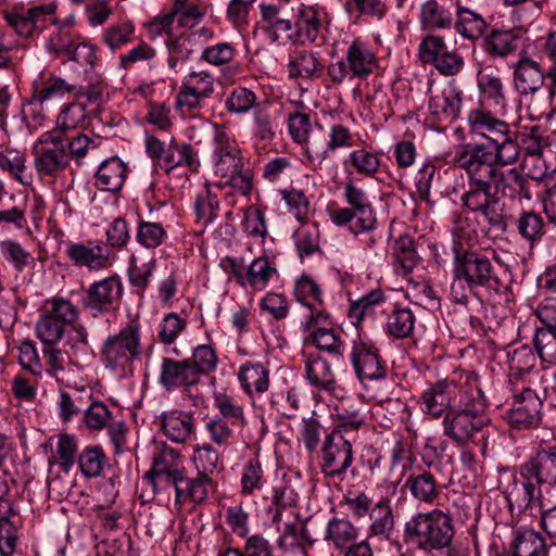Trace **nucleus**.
<instances>
[{
    "mask_svg": "<svg viewBox=\"0 0 556 556\" xmlns=\"http://www.w3.org/2000/svg\"><path fill=\"white\" fill-rule=\"evenodd\" d=\"M468 121L472 130L485 138L492 147L485 143L459 146L454 154V163L458 168L486 162H497L502 166L517 162L520 154L517 131L507 122L483 110L472 111Z\"/></svg>",
    "mask_w": 556,
    "mask_h": 556,
    "instance_id": "nucleus-1",
    "label": "nucleus"
},
{
    "mask_svg": "<svg viewBox=\"0 0 556 556\" xmlns=\"http://www.w3.org/2000/svg\"><path fill=\"white\" fill-rule=\"evenodd\" d=\"M534 355L527 349L514 352L509 361L508 383L513 393V404L506 413L508 425L518 430L538 428L542 422L543 399L535 390L519 386L533 367Z\"/></svg>",
    "mask_w": 556,
    "mask_h": 556,
    "instance_id": "nucleus-2",
    "label": "nucleus"
},
{
    "mask_svg": "<svg viewBox=\"0 0 556 556\" xmlns=\"http://www.w3.org/2000/svg\"><path fill=\"white\" fill-rule=\"evenodd\" d=\"M552 488H556V451L543 450L520 465L518 473L505 486L504 495L507 504L522 507L546 496Z\"/></svg>",
    "mask_w": 556,
    "mask_h": 556,
    "instance_id": "nucleus-3",
    "label": "nucleus"
},
{
    "mask_svg": "<svg viewBox=\"0 0 556 556\" xmlns=\"http://www.w3.org/2000/svg\"><path fill=\"white\" fill-rule=\"evenodd\" d=\"M497 162H486L462 169L466 173V188L476 192L491 194L493 202H500L502 198L510 200H531L529 180L517 167L501 170Z\"/></svg>",
    "mask_w": 556,
    "mask_h": 556,
    "instance_id": "nucleus-4",
    "label": "nucleus"
},
{
    "mask_svg": "<svg viewBox=\"0 0 556 556\" xmlns=\"http://www.w3.org/2000/svg\"><path fill=\"white\" fill-rule=\"evenodd\" d=\"M486 409L488 404L459 402L458 407L444 416L443 434L458 445L472 442L485 454L489 438L494 431Z\"/></svg>",
    "mask_w": 556,
    "mask_h": 556,
    "instance_id": "nucleus-5",
    "label": "nucleus"
},
{
    "mask_svg": "<svg viewBox=\"0 0 556 556\" xmlns=\"http://www.w3.org/2000/svg\"><path fill=\"white\" fill-rule=\"evenodd\" d=\"M454 534L450 515L440 509H432L428 513H418L405 522L403 540L426 553L446 548L451 555Z\"/></svg>",
    "mask_w": 556,
    "mask_h": 556,
    "instance_id": "nucleus-6",
    "label": "nucleus"
},
{
    "mask_svg": "<svg viewBox=\"0 0 556 556\" xmlns=\"http://www.w3.org/2000/svg\"><path fill=\"white\" fill-rule=\"evenodd\" d=\"M214 156L215 174L220 177V186H229L242 195H249L252 190L253 173L244 163L241 151L226 128L214 125Z\"/></svg>",
    "mask_w": 556,
    "mask_h": 556,
    "instance_id": "nucleus-7",
    "label": "nucleus"
},
{
    "mask_svg": "<svg viewBox=\"0 0 556 556\" xmlns=\"http://www.w3.org/2000/svg\"><path fill=\"white\" fill-rule=\"evenodd\" d=\"M452 273L454 280L464 281L471 292L484 288L498 293L503 285L493 261L478 250L455 247Z\"/></svg>",
    "mask_w": 556,
    "mask_h": 556,
    "instance_id": "nucleus-8",
    "label": "nucleus"
},
{
    "mask_svg": "<svg viewBox=\"0 0 556 556\" xmlns=\"http://www.w3.org/2000/svg\"><path fill=\"white\" fill-rule=\"evenodd\" d=\"M378 68L379 59L371 47L361 39H354L346 47L344 56L328 66L327 74L333 84L341 85L345 79L366 80Z\"/></svg>",
    "mask_w": 556,
    "mask_h": 556,
    "instance_id": "nucleus-9",
    "label": "nucleus"
},
{
    "mask_svg": "<svg viewBox=\"0 0 556 556\" xmlns=\"http://www.w3.org/2000/svg\"><path fill=\"white\" fill-rule=\"evenodd\" d=\"M141 353V331L136 321H130L121 330L109 336L100 351L101 362L105 368L124 370L131 366L132 362Z\"/></svg>",
    "mask_w": 556,
    "mask_h": 556,
    "instance_id": "nucleus-10",
    "label": "nucleus"
},
{
    "mask_svg": "<svg viewBox=\"0 0 556 556\" xmlns=\"http://www.w3.org/2000/svg\"><path fill=\"white\" fill-rule=\"evenodd\" d=\"M144 148L149 157L166 174L177 167L194 173L200 167L198 151L187 142H179L174 137L165 146L157 137L146 135Z\"/></svg>",
    "mask_w": 556,
    "mask_h": 556,
    "instance_id": "nucleus-11",
    "label": "nucleus"
},
{
    "mask_svg": "<svg viewBox=\"0 0 556 556\" xmlns=\"http://www.w3.org/2000/svg\"><path fill=\"white\" fill-rule=\"evenodd\" d=\"M49 308L36 323L37 338L45 345H55L64 337L65 330L74 326L79 309L68 299L54 296L47 301Z\"/></svg>",
    "mask_w": 556,
    "mask_h": 556,
    "instance_id": "nucleus-12",
    "label": "nucleus"
},
{
    "mask_svg": "<svg viewBox=\"0 0 556 556\" xmlns=\"http://www.w3.org/2000/svg\"><path fill=\"white\" fill-rule=\"evenodd\" d=\"M320 453L319 467L327 478L342 479L354 460L352 443L340 429L325 437Z\"/></svg>",
    "mask_w": 556,
    "mask_h": 556,
    "instance_id": "nucleus-13",
    "label": "nucleus"
},
{
    "mask_svg": "<svg viewBox=\"0 0 556 556\" xmlns=\"http://www.w3.org/2000/svg\"><path fill=\"white\" fill-rule=\"evenodd\" d=\"M123 293L122 279L114 274L92 282L81 296V306L93 317L111 313L118 308Z\"/></svg>",
    "mask_w": 556,
    "mask_h": 556,
    "instance_id": "nucleus-14",
    "label": "nucleus"
},
{
    "mask_svg": "<svg viewBox=\"0 0 556 556\" xmlns=\"http://www.w3.org/2000/svg\"><path fill=\"white\" fill-rule=\"evenodd\" d=\"M157 381L167 392L180 389L182 396L190 400L194 405H198L201 400L200 394L192 393V388L198 386L200 381L187 358L175 359L172 357H163Z\"/></svg>",
    "mask_w": 556,
    "mask_h": 556,
    "instance_id": "nucleus-15",
    "label": "nucleus"
},
{
    "mask_svg": "<svg viewBox=\"0 0 556 556\" xmlns=\"http://www.w3.org/2000/svg\"><path fill=\"white\" fill-rule=\"evenodd\" d=\"M206 481L203 478H195V476L190 477L188 470L184 467L157 481V484L161 483L165 486L174 488V504L176 508L180 509L186 503L201 505L206 502L208 497V491L204 490Z\"/></svg>",
    "mask_w": 556,
    "mask_h": 556,
    "instance_id": "nucleus-16",
    "label": "nucleus"
},
{
    "mask_svg": "<svg viewBox=\"0 0 556 556\" xmlns=\"http://www.w3.org/2000/svg\"><path fill=\"white\" fill-rule=\"evenodd\" d=\"M351 362L361 380H379L387 376L386 362L380 356L379 349L371 341L361 338L354 341Z\"/></svg>",
    "mask_w": 556,
    "mask_h": 556,
    "instance_id": "nucleus-17",
    "label": "nucleus"
},
{
    "mask_svg": "<svg viewBox=\"0 0 556 556\" xmlns=\"http://www.w3.org/2000/svg\"><path fill=\"white\" fill-rule=\"evenodd\" d=\"M343 198L349 207L356 213V222L350 226V229L353 232L359 233L371 231L376 228V214L372 204L363 188L350 180L344 184Z\"/></svg>",
    "mask_w": 556,
    "mask_h": 556,
    "instance_id": "nucleus-18",
    "label": "nucleus"
},
{
    "mask_svg": "<svg viewBox=\"0 0 556 556\" xmlns=\"http://www.w3.org/2000/svg\"><path fill=\"white\" fill-rule=\"evenodd\" d=\"M84 243L70 242L65 254L75 266L87 267L89 270H102L112 265L110 252L101 241Z\"/></svg>",
    "mask_w": 556,
    "mask_h": 556,
    "instance_id": "nucleus-19",
    "label": "nucleus"
},
{
    "mask_svg": "<svg viewBox=\"0 0 556 556\" xmlns=\"http://www.w3.org/2000/svg\"><path fill=\"white\" fill-rule=\"evenodd\" d=\"M513 70L514 87L519 94H534L544 86V68L526 52L522 53L519 60L513 64Z\"/></svg>",
    "mask_w": 556,
    "mask_h": 556,
    "instance_id": "nucleus-20",
    "label": "nucleus"
},
{
    "mask_svg": "<svg viewBox=\"0 0 556 556\" xmlns=\"http://www.w3.org/2000/svg\"><path fill=\"white\" fill-rule=\"evenodd\" d=\"M462 206L472 213L481 214L490 228L501 233L506 232L507 223L503 211L497 212L495 205L498 202L491 200V194L485 195L484 192H476L473 189L466 188L460 195Z\"/></svg>",
    "mask_w": 556,
    "mask_h": 556,
    "instance_id": "nucleus-21",
    "label": "nucleus"
},
{
    "mask_svg": "<svg viewBox=\"0 0 556 556\" xmlns=\"http://www.w3.org/2000/svg\"><path fill=\"white\" fill-rule=\"evenodd\" d=\"M456 387L453 382L441 380L431 384L420 396L421 410L431 418L438 419L453 410Z\"/></svg>",
    "mask_w": 556,
    "mask_h": 556,
    "instance_id": "nucleus-22",
    "label": "nucleus"
},
{
    "mask_svg": "<svg viewBox=\"0 0 556 556\" xmlns=\"http://www.w3.org/2000/svg\"><path fill=\"white\" fill-rule=\"evenodd\" d=\"M294 34L291 43L304 46L314 43L321 30V18L318 8L301 4L293 21Z\"/></svg>",
    "mask_w": 556,
    "mask_h": 556,
    "instance_id": "nucleus-23",
    "label": "nucleus"
},
{
    "mask_svg": "<svg viewBox=\"0 0 556 556\" xmlns=\"http://www.w3.org/2000/svg\"><path fill=\"white\" fill-rule=\"evenodd\" d=\"M85 115V108L81 104L65 105L56 119V127L43 132L39 143H52L54 147H64L68 142L70 131L74 130L81 117Z\"/></svg>",
    "mask_w": 556,
    "mask_h": 556,
    "instance_id": "nucleus-24",
    "label": "nucleus"
},
{
    "mask_svg": "<svg viewBox=\"0 0 556 556\" xmlns=\"http://www.w3.org/2000/svg\"><path fill=\"white\" fill-rule=\"evenodd\" d=\"M511 514L539 516V527L551 540H556V503L548 496L538 497L522 507L508 504Z\"/></svg>",
    "mask_w": 556,
    "mask_h": 556,
    "instance_id": "nucleus-25",
    "label": "nucleus"
},
{
    "mask_svg": "<svg viewBox=\"0 0 556 556\" xmlns=\"http://www.w3.org/2000/svg\"><path fill=\"white\" fill-rule=\"evenodd\" d=\"M520 37L514 29L492 28L482 37L481 48L492 59H506L515 53Z\"/></svg>",
    "mask_w": 556,
    "mask_h": 556,
    "instance_id": "nucleus-26",
    "label": "nucleus"
},
{
    "mask_svg": "<svg viewBox=\"0 0 556 556\" xmlns=\"http://www.w3.org/2000/svg\"><path fill=\"white\" fill-rule=\"evenodd\" d=\"M163 433L173 442L184 443L194 432V418L191 413L172 409L161 415Z\"/></svg>",
    "mask_w": 556,
    "mask_h": 556,
    "instance_id": "nucleus-27",
    "label": "nucleus"
},
{
    "mask_svg": "<svg viewBox=\"0 0 556 556\" xmlns=\"http://www.w3.org/2000/svg\"><path fill=\"white\" fill-rule=\"evenodd\" d=\"M368 517L370 520L368 538L390 540L395 527L391 501L387 497H381L374 504Z\"/></svg>",
    "mask_w": 556,
    "mask_h": 556,
    "instance_id": "nucleus-28",
    "label": "nucleus"
},
{
    "mask_svg": "<svg viewBox=\"0 0 556 556\" xmlns=\"http://www.w3.org/2000/svg\"><path fill=\"white\" fill-rule=\"evenodd\" d=\"M305 377L319 391L333 392L337 387L334 372L330 364L319 354H309L305 358Z\"/></svg>",
    "mask_w": 556,
    "mask_h": 556,
    "instance_id": "nucleus-29",
    "label": "nucleus"
},
{
    "mask_svg": "<svg viewBox=\"0 0 556 556\" xmlns=\"http://www.w3.org/2000/svg\"><path fill=\"white\" fill-rule=\"evenodd\" d=\"M54 4L38 5L29 9L26 14L7 13V23L22 37H31L39 31L38 22L43 20L46 15L55 12Z\"/></svg>",
    "mask_w": 556,
    "mask_h": 556,
    "instance_id": "nucleus-30",
    "label": "nucleus"
},
{
    "mask_svg": "<svg viewBox=\"0 0 556 556\" xmlns=\"http://www.w3.org/2000/svg\"><path fill=\"white\" fill-rule=\"evenodd\" d=\"M127 173L126 164L118 156L110 157L99 166L96 186L103 191L117 192L123 188Z\"/></svg>",
    "mask_w": 556,
    "mask_h": 556,
    "instance_id": "nucleus-31",
    "label": "nucleus"
},
{
    "mask_svg": "<svg viewBox=\"0 0 556 556\" xmlns=\"http://www.w3.org/2000/svg\"><path fill=\"white\" fill-rule=\"evenodd\" d=\"M182 456L175 448L164 446L153 456L152 467L144 475V478L156 488L157 481L166 476L184 468Z\"/></svg>",
    "mask_w": 556,
    "mask_h": 556,
    "instance_id": "nucleus-32",
    "label": "nucleus"
},
{
    "mask_svg": "<svg viewBox=\"0 0 556 556\" xmlns=\"http://www.w3.org/2000/svg\"><path fill=\"white\" fill-rule=\"evenodd\" d=\"M260 11L263 22L266 23L264 30L268 38L273 42H278L281 39L291 42V37L294 34L293 22L281 17L280 10L276 4L261 3Z\"/></svg>",
    "mask_w": 556,
    "mask_h": 556,
    "instance_id": "nucleus-33",
    "label": "nucleus"
},
{
    "mask_svg": "<svg viewBox=\"0 0 556 556\" xmlns=\"http://www.w3.org/2000/svg\"><path fill=\"white\" fill-rule=\"evenodd\" d=\"M236 55V48L229 42H218L206 47L201 53V60L211 65L223 67V77L227 80H233L240 66L231 65Z\"/></svg>",
    "mask_w": 556,
    "mask_h": 556,
    "instance_id": "nucleus-34",
    "label": "nucleus"
},
{
    "mask_svg": "<svg viewBox=\"0 0 556 556\" xmlns=\"http://www.w3.org/2000/svg\"><path fill=\"white\" fill-rule=\"evenodd\" d=\"M403 488L407 489L416 501L426 504H432L440 494L435 477L427 470L412 472Z\"/></svg>",
    "mask_w": 556,
    "mask_h": 556,
    "instance_id": "nucleus-35",
    "label": "nucleus"
},
{
    "mask_svg": "<svg viewBox=\"0 0 556 556\" xmlns=\"http://www.w3.org/2000/svg\"><path fill=\"white\" fill-rule=\"evenodd\" d=\"M358 528L348 517H333L326 527L325 540L337 551H343L355 543Z\"/></svg>",
    "mask_w": 556,
    "mask_h": 556,
    "instance_id": "nucleus-36",
    "label": "nucleus"
},
{
    "mask_svg": "<svg viewBox=\"0 0 556 556\" xmlns=\"http://www.w3.org/2000/svg\"><path fill=\"white\" fill-rule=\"evenodd\" d=\"M314 542L305 525L286 523L277 540V545L285 553H301L303 556H307V551Z\"/></svg>",
    "mask_w": 556,
    "mask_h": 556,
    "instance_id": "nucleus-37",
    "label": "nucleus"
},
{
    "mask_svg": "<svg viewBox=\"0 0 556 556\" xmlns=\"http://www.w3.org/2000/svg\"><path fill=\"white\" fill-rule=\"evenodd\" d=\"M453 20L450 8L437 0H428L420 7L419 21L422 29L430 31L450 29L453 26Z\"/></svg>",
    "mask_w": 556,
    "mask_h": 556,
    "instance_id": "nucleus-38",
    "label": "nucleus"
},
{
    "mask_svg": "<svg viewBox=\"0 0 556 556\" xmlns=\"http://www.w3.org/2000/svg\"><path fill=\"white\" fill-rule=\"evenodd\" d=\"M35 166L39 174L54 176L68 165V154L64 147L41 148L36 144L33 150Z\"/></svg>",
    "mask_w": 556,
    "mask_h": 556,
    "instance_id": "nucleus-39",
    "label": "nucleus"
},
{
    "mask_svg": "<svg viewBox=\"0 0 556 556\" xmlns=\"http://www.w3.org/2000/svg\"><path fill=\"white\" fill-rule=\"evenodd\" d=\"M456 17L454 27L462 37L469 40H477L483 37L488 23L481 14L457 3Z\"/></svg>",
    "mask_w": 556,
    "mask_h": 556,
    "instance_id": "nucleus-40",
    "label": "nucleus"
},
{
    "mask_svg": "<svg viewBox=\"0 0 556 556\" xmlns=\"http://www.w3.org/2000/svg\"><path fill=\"white\" fill-rule=\"evenodd\" d=\"M462 106V92L455 88L444 89L440 93L431 96L428 108L438 119H455Z\"/></svg>",
    "mask_w": 556,
    "mask_h": 556,
    "instance_id": "nucleus-41",
    "label": "nucleus"
},
{
    "mask_svg": "<svg viewBox=\"0 0 556 556\" xmlns=\"http://www.w3.org/2000/svg\"><path fill=\"white\" fill-rule=\"evenodd\" d=\"M238 380L245 393H264L269 387V370L261 363L247 362L239 368Z\"/></svg>",
    "mask_w": 556,
    "mask_h": 556,
    "instance_id": "nucleus-42",
    "label": "nucleus"
},
{
    "mask_svg": "<svg viewBox=\"0 0 556 556\" xmlns=\"http://www.w3.org/2000/svg\"><path fill=\"white\" fill-rule=\"evenodd\" d=\"M416 317L409 307L394 306L387 315L384 331L393 339H407L413 336Z\"/></svg>",
    "mask_w": 556,
    "mask_h": 556,
    "instance_id": "nucleus-43",
    "label": "nucleus"
},
{
    "mask_svg": "<svg viewBox=\"0 0 556 556\" xmlns=\"http://www.w3.org/2000/svg\"><path fill=\"white\" fill-rule=\"evenodd\" d=\"M518 235L531 248L538 244L546 233V223L540 213L522 211L515 219Z\"/></svg>",
    "mask_w": 556,
    "mask_h": 556,
    "instance_id": "nucleus-44",
    "label": "nucleus"
},
{
    "mask_svg": "<svg viewBox=\"0 0 556 556\" xmlns=\"http://www.w3.org/2000/svg\"><path fill=\"white\" fill-rule=\"evenodd\" d=\"M393 257L395 269L406 276L416 267L419 256L416 242L409 235H401L393 243Z\"/></svg>",
    "mask_w": 556,
    "mask_h": 556,
    "instance_id": "nucleus-45",
    "label": "nucleus"
},
{
    "mask_svg": "<svg viewBox=\"0 0 556 556\" xmlns=\"http://www.w3.org/2000/svg\"><path fill=\"white\" fill-rule=\"evenodd\" d=\"M508 552L514 556H548L544 538L535 531L516 533Z\"/></svg>",
    "mask_w": 556,
    "mask_h": 556,
    "instance_id": "nucleus-46",
    "label": "nucleus"
},
{
    "mask_svg": "<svg viewBox=\"0 0 556 556\" xmlns=\"http://www.w3.org/2000/svg\"><path fill=\"white\" fill-rule=\"evenodd\" d=\"M214 406L219 414L217 417L227 420L236 429L242 430L247 426L244 406L236 397L226 393H216Z\"/></svg>",
    "mask_w": 556,
    "mask_h": 556,
    "instance_id": "nucleus-47",
    "label": "nucleus"
},
{
    "mask_svg": "<svg viewBox=\"0 0 556 556\" xmlns=\"http://www.w3.org/2000/svg\"><path fill=\"white\" fill-rule=\"evenodd\" d=\"M277 269L266 256L257 257L247 267L243 288L250 287L253 291L264 290Z\"/></svg>",
    "mask_w": 556,
    "mask_h": 556,
    "instance_id": "nucleus-48",
    "label": "nucleus"
},
{
    "mask_svg": "<svg viewBox=\"0 0 556 556\" xmlns=\"http://www.w3.org/2000/svg\"><path fill=\"white\" fill-rule=\"evenodd\" d=\"M108 458L100 445H89L77 456V465L84 477L91 479L102 476Z\"/></svg>",
    "mask_w": 556,
    "mask_h": 556,
    "instance_id": "nucleus-49",
    "label": "nucleus"
},
{
    "mask_svg": "<svg viewBox=\"0 0 556 556\" xmlns=\"http://www.w3.org/2000/svg\"><path fill=\"white\" fill-rule=\"evenodd\" d=\"M194 463L198 469L195 478H203V480H207L204 483V490L208 491V488L213 483L210 475H212L218 467L219 454L210 444H204L203 446L195 448Z\"/></svg>",
    "mask_w": 556,
    "mask_h": 556,
    "instance_id": "nucleus-50",
    "label": "nucleus"
},
{
    "mask_svg": "<svg viewBox=\"0 0 556 556\" xmlns=\"http://www.w3.org/2000/svg\"><path fill=\"white\" fill-rule=\"evenodd\" d=\"M195 223L205 228L212 224L218 216L219 200L210 188L199 193L194 200Z\"/></svg>",
    "mask_w": 556,
    "mask_h": 556,
    "instance_id": "nucleus-51",
    "label": "nucleus"
},
{
    "mask_svg": "<svg viewBox=\"0 0 556 556\" xmlns=\"http://www.w3.org/2000/svg\"><path fill=\"white\" fill-rule=\"evenodd\" d=\"M187 361L191 364L192 370L199 381H201L202 376L215 371L218 364L216 351L208 344L195 346L191 357H188Z\"/></svg>",
    "mask_w": 556,
    "mask_h": 556,
    "instance_id": "nucleus-52",
    "label": "nucleus"
},
{
    "mask_svg": "<svg viewBox=\"0 0 556 556\" xmlns=\"http://www.w3.org/2000/svg\"><path fill=\"white\" fill-rule=\"evenodd\" d=\"M207 10L206 3L202 0H175L173 13L179 15L181 27L192 28L200 23Z\"/></svg>",
    "mask_w": 556,
    "mask_h": 556,
    "instance_id": "nucleus-53",
    "label": "nucleus"
},
{
    "mask_svg": "<svg viewBox=\"0 0 556 556\" xmlns=\"http://www.w3.org/2000/svg\"><path fill=\"white\" fill-rule=\"evenodd\" d=\"M294 243L301 258L319 250V228L316 223H304L295 230Z\"/></svg>",
    "mask_w": 556,
    "mask_h": 556,
    "instance_id": "nucleus-54",
    "label": "nucleus"
},
{
    "mask_svg": "<svg viewBox=\"0 0 556 556\" xmlns=\"http://www.w3.org/2000/svg\"><path fill=\"white\" fill-rule=\"evenodd\" d=\"M458 384L460 389V400L463 403L488 404L481 388L480 377L477 372L462 370L458 374Z\"/></svg>",
    "mask_w": 556,
    "mask_h": 556,
    "instance_id": "nucleus-55",
    "label": "nucleus"
},
{
    "mask_svg": "<svg viewBox=\"0 0 556 556\" xmlns=\"http://www.w3.org/2000/svg\"><path fill=\"white\" fill-rule=\"evenodd\" d=\"M294 296L303 306L324 305L319 285L307 275H302L294 285Z\"/></svg>",
    "mask_w": 556,
    "mask_h": 556,
    "instance_id": "nucleus-56",
    "label": "nucleus"
},
{
    "mask_svg": "<svg viewBox=\"0 0 556 556\" xmlns=\"http://www.w3.org/2000/svg\"><path fill=\"white\" fill-rule=\"evenodd\" d=\"M240 483L241 494L244 496L252 495L263 488L265 483L264 470L257 457L250 458L243 465Z\"/></svg>",
    "mask_w": 556,
    "mask_h": 556,
    "instance_id": "nucleus-57",
    "label": "nucleus"
},
{
    "mask_svg": "<svg viewBox=\"0 0 556 556\" xmlns=\"http://www.w3.org/2000/svg\"><path fill=\"white\" fill-rule=\"evenodd\" d=\"M134 34V23L131 21H123L109 26L102 33V40L112 51H114L131 42Z\"/></svg>",
    "mask_w": 556,
    "mask_h": 556,
    "instance_id": "nucleus-58",
    "label": "nucleus"
},
{
    "mask_svg": "<svg viewBox=\"0 0 556 556\" xmlns=\"http://www.w3.org/2000/svg\"><path fill=\"white\" fill-rule=\"evenodd\" d=\"M225 105L228 112L235 114H244L252 109L261 108L257 104L256 94L245 87L233 88L226 99Z\"/></svg>",
    "mask_w": 556,
    "mask_h": 556,
    "instance_id": "nucleus-59",
    "label": "nucleus"
},
{
    "mask_svg": "<svg viewBox=\"0 0 556 556\" xmlns=\"http://www.w3.org/2000/svg\"><path fill=\"white\" fill-rule=\"evenodd\" d=\"M166 238L167 232L162 224L147 220H140L138 223L136 239L142 247L155 249L160 247Z\"/></svg>",
    "mask_w": 556,
    "mask_h": 556,
    "instance_id": "nucleus-60",
    "label": "nucleus"
},
{
    "mask_svg": "<svg viewBox=\"0 0 556 556\" xmlns=\"http://www.w3.org/2000/svg\"><path fill=\"white\" fill-rule=\"evenodd\" d=\"M270 405L287 418L295 416L300 408L299 392L295 387L271 392Z\"/></svg>",
    "mask_w": 556,
    "mask_h": 556,
    "instance_id": "nucleus-61",
    "label": "nucleus"
},
{
    "mask_svg": "<svg viewBox=\"0 0 556 556\" xmlns=\"http://www.w3.org/2000/svg\"><path fill=\"white\" fill-rule=\"evenodd\" d=\"M309 340L320 351H325L334 356L343 355L344 343L333 327L309 333Z\"/></svg>",
    "mask_w": 556,
    "mask_h": 556,
    "instance_id": "nucleus-62",
    "label": "nucleus"
},
{
    "mask_svg": "<svg viewBox=\"0 0 556 556\" xmlns=\"http://www.w3.org/2000/svg\"><path fill=\"white\" fill-rule=\"evenodd\" d=\"M447 51L448 48L442 37L429 34L419 43L418 58L424 64L434 65Z\"/></svg>",
    "mask_w": 556,
    "mask_h": 556,
    "instance_id": "nucleus-63",
    "label": "nucleus"
},
{
    "mask_svg": "<svg viewBox=\"0 0 556 556\" xmlns=\"http://www.w3.org/2000/svg\"><path fill=\"white\" fill-rule=\"evenodd\" d=\"M533 343L542 362L556 365V331L538 328Z\"/></svg>",
    "mask_w": 556,
    "mask_h": 556,
    "instance_id": "nucleus-64",
    "label": "nucleus"
}]
</instances>
